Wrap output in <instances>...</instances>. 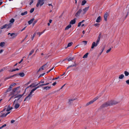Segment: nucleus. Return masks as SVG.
Segmentation results:
<instances>
[{
	"label": "nucleus",
	"instance_id": "nucleus-28",
	"mask_svg": "<svg viewBox=\"0 0 129 129\" xmlns=\"http://www.w3.org/2000/svg\"><path fill=\"white\" fill-rule=\"evenodd\" d=\"M51 88L50 86H46L43 87V88L44 89H46V90H48Z\"/></svg>",
	"mask_w": 129,
	"mask_h": 129
},
{
	"label": "nucleus",
	"instance_id": "nucleus-23",
	"mask_svg": "<svg viewBox=\"0 0 129 129\" xmlns=\"http://www.w3.org/2000/svg\"><path fill=\"white\" fill-rule=\"evenodd\" d=\"M15 21V20L13 18L11 19L10 21V22L11 23L10 24H11L12 25V23H13Z\"/></svg>",
	"mask_w": 129,
	"mask_h": 129
},
{
	"label": "nucleus",
	"instance_id": "nucleus-55",
	"mask_svg": "<svg viewBox=\"0 0 129 129\" xmlns=\"http://www.w3.org/2000/svg\"><path fill=\"white\" fill-rule=\"evenodd\" d=\"M10 78H11L10 76L6 78L5 79V80H6L8 79H10Z\"/></svg>",
	"mask_w": 129,
	"mask_h": 129
},
{
	"label": "nucleus",
	"instance_id": "nucleus-9",
	"mask_svg": "<svg viewBox=\"0 0 129 129\" xmlns=\"http://www.w3.org/2000/svg\"><path fill=\"white\" fill-rule=\"evenodd\" d=\"M76 99H71L69 100L68 102V104L70 105H71V104L73 103V102Z\"/></svg>",
	"mask_w": 129,
	"mask_h": 129
},
{
	"label": "nucleus",
	"instance_id": "nucleus-14",
	"mask_svg": "<svg viewBox=\"0 0 129 129\" xmlns=\"http://www.w3.org/2000/svg\"><path fill=\"white\" fill-rule=\"evenodd\" d=\"M76 18H75L73 20H71L70 22V24H75L76 22Z\"/></svg>",
	"mask_w": 129,
	"mask_h": 129
},
{
	"label": "nucleus",
	"instance_id": "nucleus-21",
	"mask_svg": "<svg viewBox=\"0 0 129 129\" xmlns=\"http://www.w3.org/2000/svg\"><path fill=\"white\" fill-rule=\"evenodd\" d=\"M5 45V42H1L0 43V46L1 47H4Z\"/></svg>",
	"mask_w": 129,
	"mask_h": 129
},
{
	"label": "nucleus",
	"instance_id": "nucleus-12",
	"mask_svg": "<svg viewBox=\"0 0 129 129\" xmlns=\"http://www.w3.org/2000/svg\"><path fill=\"white\" fill-rule=\"evenodd\" d=\"M25 92H24V93L22 94H18V95H17L16 96H15V97H14V98H19V99L24 94Z\"/></svg>",
	"mask_w": 129,
	"mask_h": 129
},
{
	"label": "nucleus",
	"instance_id": "nucleus-48",
	"mask_svg": "<svg viewBox=\"0 0 129 129\" xmlns=\"http://www.w3.org/2000/svg\"><path fill=\"white\" fill-rule=\"evenodd\" d=\"M111 48H110L108 50L106 51L107 53H108L111 50Z\"/></svg>",
	"mask_w": 129,
	"mask_h": 129
},
{
	"label": "nucleus",
	"instance_id": "nucleus-22",
	"mask_svg": "<svg viewBox=\"0 0 129 129\" xmlns=\"http://www.w3.org/2000/svg\"><path fill=\"white\" fill-rule=\"evenodd\" d=\"M100 97L99 96H97L94 98L93 100H91L93 102V103L95 101H96V100L98 99Z\"/></svg>",
	"mask_w": 129,
	"mask_h": 129
},
{
	"label": "nucleus",
	"instance_id": "nucleus-53",
	"mask_svg": "<svg viewBox=\"0 0 129 129\" xmlns=\"http://www.w3.org/2000/svg\"><path fill=\"white\" fill-rule=\"evenodd\" d=\"M81 23H82L81 22H80L78 24V27H79L81 25Z\"/></svg>",
	"mask_w": 129,
	"mask_h": 129
},
{
	"label": "nucleus",
	"instance_id": "nucleus-56",
	"mask_svg": "<svg viewBox=\"0 0 129 129\" xmlns=\"http://www.w3.org/2000/svg\"><path fill=\"white\" fill-rule=\"evenodd\" d=\"M15 121V120H11V123H13Z\"/></svg>",
	"mask_w": 129,
	"mask_h": 129
},
{
	"label": "nucleus",
	"instance_id": "nucleus-3",
	"mask_svg": "<svg viewBox=\"0 0 129 129\" xmlns=\"http://www.w3.org/2000/svg\"><path fill=\"white\" fill-rule=\"evenodd\" d=\"M12 25L11 24H6L2 26L1 27V29H3L4 28H9L11 27Z\"/></svg>",
	"mask_w": 129,
	"mask_h": 129
},
{
	"label": "nucleus",
	"instance_id": "nucleus-8",
	"mask_svg": "<svg viewBox=\"0 0 129 129\" xmlns=\"http://www.w3.org/2000/svg\"><path fill=\"white\" fill-rule=\"evenodd\" d=\"M89 8V7H86L83 9V11L81 13V14L82 15H84L86 13V11L88 10Z\"/></svg>",
	"mask_w": 129,
	"mask_h": 129
},
{
	"label": "nucleus",
	"instance_id": "nucleus-36",
	"mask_svg": "<svg viewBox=\"0 0 129 129\" xmlns=\"http://www.w3.org/2000/svg\"><path fill=\"white\" fill-rule=\"evenodd\" d=\"M49 63H47L46 64L43 65L42 67L44 68L45 67V66H47V67L49 66Z\"/></svg>",
	"mask_w": 129,
	"mask_h": 129
},
{
	"label": "nucleus",
	"instance_id": "nucleus-17",
	"mask_svg": "<svg viewBox=\"0 0 129 129\" xmlns=\"http://www.w3.org/2000/svg\"><path fill=\"white\" fill-rule=\"evenodd\" d=\"M93 103V102L92 101H90L88 103H87L86 104V105H85V106H88L89 105H90V104H92Z\"/></svg>",
	"mask_w": 129,
	"mask_h": 129
},
{
	"label": "nucleus",
	"instance_id": "nucleus-24",
	"mask_svg": "<svg viewBox=\"0 0 129 129\" xmlns=\"http://www.w3.org/2000/svg\"><path fill=\"white\" fill-rule=\"evenodd\" d=\"M86 3V2L85 0H83L82 1L81 3V5L82 6L84 5Z\"/></svg>",
	"mask_w": 129,
	"mask_h": 129
},
{
	"label": "nucleus",
	"instance_id": "nucleus-50",
	"mask_svg": "<svg viewBox=\"0 0 129 129\" xmlns=\"http://www.w3.org/2000/svg\"><path fill=\"white\" fill-rule=\"evenodd\" d=\"M126 82L128 85H129V79L127 80L126 81Z\"/></svg>",
	"mask_w": 129,
	"mask_h": 129
},
{
	"label": "nucleus",
	"instance_id": "nucleus-40",
	"mask_svg": "<svg viewBox=\"0 0 129 129\" xmlns=\"http://www.w3.org/2000/svg\"><path fill=\"white\" fill-rule=\"evenodd\" d=\"M99 25L100 24L98 23H95L94 25L95 26H96L98 27L99 26Z\"/></svg>",
	"mask_w": 129,
	"mask_h": 129
},
{
	"label": "nucleus",
	"instance_id": "nucleus-18",
	"mask_svg": "<svg viewBox=\"0 0 129 129\" xmlns=\"http://www.w3.org/2000/svg\"><path fill=\"white\" fill-rule=\"evenodd\" d=\"M18 74V75H19L20 76H21V77H23L24 76V74L23 72L20 73H19V74Z\"/></svg>",
	"mask_w": 129,
	"mask_h": 129
},
{
	"label": "nucleus",
	"instance_id": "nucleus-5",
	"mask_svg": "<svg viewBox=\"0 0 129 129\" xmlns=\"http://www.w3.org/2000/svg\"><path fill=\"white\" fill-rule=\"evenodd\" d=\"M12 109L13 107H10V106H9L7 109L6 108H4L3 109V110L2 111H1L0 113L3 111H6L7 112H8L10 111Z\"/></svg>",
	"mask_w": 129,
	"mask_h": 129
},
{
	"label": "nucleus",
	"instance_id": "nucleus-64",
	"mask_svg": "<svg viewBox=\"0 0 129 129\" xmlns=\"http://www.w3.org/2000/svg\"><path fill=\"white\" fill-rule=\"evenodd\" d=\"M16 84L15 83H13L12 84H11V86H14Z\"/></svg>",
	"mask_w": 129,
	"mask_h": 129
},
{
	"label": "nucleus",
	"instance_id": "nucleus-6",
	"mask_svg": "<svg viewBox=\"0 0 129 129\" xmlns=\"http://www.w3.org/2000/svg\"><path fill=\"white\" fill-rule=\"evenodd\" d=\"M82 12V10L81 9H79L75 14V16L76 17H79L80 16V14Z\"/></svg>",
	"mask_w": 129,
	"mask_h": 129
},
{
	"label": "nucleus",
	"instance_id": "nucleus-47",
	"mask_svg": "<svg viewBox=\"0 0 129 129\" xmlns=\"http://www.w3.org/2000/svg\"><path fill=\"white\" fill-rule=\"evenodd\" d=\"M45 74V73H43V74H40V75L39 76L38 78H40V77H41V76H43Z\"/></svg>",
	"mask_w": 129,
	"mask_h": 129
},
{
	"label": "nucleus",
	"instance_id": "nucleus-33",
	"mask_svg": "<svg viewBox=\"0 0 129 129\" xmlns=\"http://www.w3.org/2000/svg\"><path fill=\"white\" fill-rule=\"evenodd\" d=\"M43 70L44 68L42 67H41V68H40L38 71H37V73H38L40 71Z\"/></svg>",
	"mask_w": 129,
	"mask_h": 129
},
{
	"label": "nucleus",
	"instance_id": "nucleus-45",
	"mask_svg": "<svg viewBox=\"0 0 129 129\" xmlns=\"http://www.w3.org/2000/svg\"><path fill=\"white\" fill-rule=\"evenodd\" d=\"M11 90L10 89L8 88V89H7L5 93H7V92H9L10 91V90Z\"/></svg>",
	"mask_w": 129,
	"mask_h": 129
},
{
	"label": "nucleus",
	"instance_id": "nucleus-34",
	"mask_svg": "<svg viewBox=\"0 0 129 129\" xmlns=\"http://www.w3.org/2000/svg\"><path fill=\"white\" fill-rule=\"evenodd\" d=\"M88 53H86L83 57V58H86L87 57Z\"/></svg>",
	"mask_w": 129,
	"mask_h": 129
},
{
	"label": "nucleus",
	"instance_id": "nucleus-15",
	"mask_svg": "<svg viewBox=\"0 0 129 129\" xmlns=\"http://www.w3.org/2000/svg\"><path fill=\"white\" fill-rule=\"evenodd\" d=\"M101 21V17L100 16H99L97 19L96 20V22H97L99 23Z\"/></svg>",
	"mask_w": 129,
	"mask_h": 129
},
{
	"label": "nucleus",
	"instance_id": "nucleus-1",
	"mask_svg": "<svg viewBox=\"0 0 129 129\" xmlns=\"http://www.w3.org/2000/svg\"><path fill=\"white\" fill-rule=\"evenodd\" d=\"M118 103L115 101L111 100L103 104L100 107V109L107 107L109 106H111L113 105L117 104Z\"/></svg>",
	"mask_w": 129,
	"mask_h": 129
},
{
	"label": "nucleus",
	"instance_id": "nucleus-41",
	"mask_svg": "<svg viewBox=\"0 0 129 129\" xmlns=\"http://www.w3.org/2000/svg\"><path fill=\"white\" fill-rule=\"evenodd\" d=\"M27 37H28V35H26V36H25V38L23 40H22L21 41V43H22L25 40V39Z\"/></svg>",
	"mask_w": 129,
	"mask_h": 129
},
{
	"label": "nucleus",
	"instance_id": "nucleus-46",
	"mask_svg": "<svg viewBox=\"0 0 129 129\" xmlns=\"http://www.w3.org/2000/svg\"><path fill=\"white\" fill-rule=\"evenodd\" d=\"M82 42L83 43L84 45H85L87 43V42L86 41H82Z\"/></svg>",
	"mask_w": 129,
	"mask_h": 129
},
{
	"label": "nucleus",
	"instance_id": "nucleus-32",
	"mask_svg": "<svg viewBox=\"0 0 129 129\" xmlns=\"http://www.w3.org/2000/svg\"><path fill=\"white\" fill-rule=\"evenodd\" d=\"M36 32H35L34 33V34L33 35V36L31 37V40H33L34 37L35 36H36Z\"/></svg>",
	"mask_w": 129,
	"mask_h": 129
},
{
	"label": "nucleus",
	"instance_id": "nucleus-63",
	"mask_svg": "<svg viewBox=\"0 0 129 129\" xmlns=\"http://www.w3.org/2000/svg\"><path fill=\"white\" fill-rule=\"evenodd\" d=\"M6 126V124H5L3 125L2 126L3 127V128L4 127Z\"/></svg>",
	"mask_w": 129,
	"mask_h": 129
},
{
	"label": "nucleus",
	"instance_id": "nucleus-57",
	"mask_svg": "<svg viewBox=\"0 0 129 129\" xmlns=\"http://www.w3.org/2000/svg\"><path fill=\"white\" fill-rule=\"evenodd\" d=\"M59 77H56L55 78H53L52 79V80H54L57 79L59 78Z\"/></svg>",
	"mask_w": 129,
	"mask_h": 129
},
{
	"label": "nucleus",
	"instance_id": "nucleus-35",
	"mask_svg": "<svg viewBox=\"0 0 129 129\" xmlns=\"http://www.w3.org/2000/svg\"><path fill=\"white\" fill-rule=\"evenodd\" d=\"M34 52V50L33 49V50H32L31 51H30V52L29 53L28 55V56H29L31 55L32 54V53Z\"/></svg>",
	"mask_w": 129,
	"mask_h": 129
},
{
	"label": "nucleus",
	"instance_id": "nucleus-39",
	"mask_svg": "<svg viewBox=\"0 0 129 129\" xmlns=\"http://www.w3.org/2000/svg\"><path fill=\"white\" fill-rule=\"evenodd\" d=\"M43 33V32H38V33H37V34H38L39 35V37H40V36Z\"/></svg>",
	"mask_w": 129,
	"mask_h": 129
},
{
	"label": "nucleus",
	"instance_id": "nucleus-4",
	"mask_svg": "<svg viewBox=\"0 0 129 129\" xmlns=\"http://www.w3.org/2000/svg\"><path fill=\"white\" fill-rule=\"evenodd\" d=\"M44 0H39L36 4V7H38L40 5V6H42L44 3Z\"/></svg>",
	"mask_w": 129,
	"mask_h": 129
},
{
	"label": "nucleus",
	"instance_id": "nucleus-42",
	"mask_svg": "<svg viewBox=\"0 0 129 129\" xmlns=\"http://www.w3.org/2000/svg\"><path fill=\"white\" fill-rule=\"evenodd\" d=\"M5 69H6L5 68H3L2 69H1L0 70V73H1V72H2L3 71H4Z\"/></svg>",
	"mask_w": 129,
	"mask_h": 129
},
{
	"label": "nucleus",
	"instance_id": "nucleus-2",
	"mask_svg": "<svg viewBox=\"0 0 129 129\" xmlns=\"http://www.w3.org/2000/svg\"><path fill=\"white\" fill-rule=\"evenodd\" d=\"M19 87H18L13 89L12 90V91L10 92L9 96L12 95H15V96H16L20 92V91H17L19 88Z\"/></svg>",
	"mask_w": 129,
	"mask_h": 129
},
{
	"label": "nucleus",
	"instance_id": "nucleus-59",
	"mask_svg": "<svg viewBox=\"0 0 129 129\" xmlns=\"http://www.w3.org/2000/svg\"><path fill=\"white\" fill-rule=\"evenodd\" d=\"M23 60V59H22L20 61L18 62V63L19 64Z\"/></svg>",
	"mask_w": 129,
	"mask_h": 129
},
{
	"label": "nucleus",
	"instance_id": "nucleus-54",
	"mask_svg": "<svg viewBox=\"0 0 129 129\" xmlns=\"http://www.w3.org/2000/svg\"><path fill=\"white\" fill-rule=\"evenodd\" d=\"M54 67H53V68H52L51 69H50L48 71H47V73H48L50 71H51L54 68Z\"/></svg>",
	"mask_w": 129,
	"mask_h": 129
},
{
	"label": "nucleus",
	"instance_id": "nucleus-10",
	"mask_svg": "<svg viewBox=\"0 0 129 129\" xmlns=\"http://www.w3.org/2000/svg\"><path fill=\"white\" fill-rule=\"evenodd\" d=\"M98 44L95 43V42H93L92 44V46L91 47V49H93L94 47H96L98 45Z\"/></svg>",
	"mask_w": 129,
	"mask_h": 129
},
{
	"label": "nucleus",
	"instance_id": "nucleus-16",
	"mask_svg": "<svg viewBox=\"0 0 129 129\" xmlns=\"http://www.w3.org/2000/svg\"><path fill=\"white\" fill-rule=\"evenodd\" d=\"M35 19L34 18H33L31 19H30V20L28 21V23L29 24H31L33 22V21Z\"/></svg>",
	"mask_w": 129,
	"mask_h": 129
},
{
	"label": "nucleus",
	"instance_id": "nucleus-19",
	"mask_svg": "<svg viewBox=\"0 0 129 129\" xmlns=\"http://www.w3.org/2000/svg\"><path fill=\"white\" fill-rule=\"evenodd\" d=\"M73 44V43L72 42L69 43L68 44L67 47H65V48L66 49L68 47H70Z\"/></svg>",
	"mask_w": 129,
	"mask_h": 129
},
{
	"label": "nucleus",
	"instance_id": "nucleus-49",
	"mask_svg": "<svg viewBox=\"0 0 129 129\" xmlns=\"http://www.w3.org/2000/svg\"><path fill=\"white\" fill-rule=\"evenodd\" d=\"M40 83H38V84H37L35 85H34H34H33L32 86V87H36V86H37Z\"/></svg>",
	"mask_w": 129,
	"mask_h": 129
},
{
	"label": "nucleus",
	"instance_id": "nucleus-61",
	"mask_svg": "<svg viewBox=\"0 0 129 129\" xmlns=\"http://www.w3.org/2000/svg\"><path fill=\"white\" fill-rule=\"evenodd\" d=\"M33 0H32L31 1V2L30 3H29V5H31L33 3Z\"/></svg>",
	"mask_w": 129,
	"mask_h": 129
},
{
	"label": "nucleus",
	"instance_id": "nucleus-37",
	"mask_svg": "<svg viewBox=\"0 0 129 129\" xmlns=\"http://www.w3.org/2000/svg\"><path fill=\"white\" fill-rule=\"evenodd\" d=\"M9 113H6V114H5V113H4L1 116L2 117H6L7 115L9 114Z\"/></svg>",
	"mask_w": 129,
	"mask_h": 129
},
{
	"label": "nucleus",
	"instance_id": "nucleus-58",
	"mask_svg": "<svg viewBox=\"0 0 129 129\" xmlns=\"http://www.w3.org/2000/svg\"><path fill=\"white\" fill-rule=\"evenodd\" d=\"M37 20H35V21L34 23H33V25H34L37 22Z\"/></svg>",
	"mask_w": 129,
	"mask_h": 129
},
{
	"label": "nucleus",
	"instance_id": "nucleus-26",
	"mask_svg": "<svg viewBox=\"0 0 129 129\" xmlns=\"http://www.w3.org/2000/svg\"><path fill=\"white\" fill-rule=\"evenodd\" d=\"M17 36V35L14 33H12L11 34V36L13 38Z\"/></svg>",
	"mask_w": 129,
	"mask_h": 129
},
{
	"label": "nucleus",
	"instance_id": "nucleus-13",
	"mask_svg": "<svg viewBox=\"0 0 129 129\" xmlns=\"http://www.w3.org/2000/svg\"><path fill=\"white\" fill-rule=\"evenodd\" d=\"M108 15V13L107 12H106L105 13V14L104 16V19L106 21H107V20Z\"/></svg>",
	"mask_w": 129,
	"mask_h": 129
},
{
	"label": "nucleus",
	"instance_id": "nucleus-29",
	"mask_svg": "<svg viewBox=\"0 0 129 129\" xmlns=\"http://www.w3.org/2000/svg\"><path fill=\"white\" fill-rule=\"evenodd\" d=\"M19 106V104L18 103L16 104L15 106V109L18 108Z\"/></svg>",
	"mask_w": 129,
	"mask_h": 129
},
{
	"label": "nucleus",
	"instance_id": "nucleus-31",
	"mask_svg": "<svg viewBox=\"0 0 129 129\" xmlns=\"http://www.w3.org/2000/svg\"><path fill=\"white\" fill-rule=\"evenodd\" d=\"M27 11H26L25 12H24L22 13L21 14V15L22 16H23L25 15H26L27 14Z\"/></svg>",
	"mask_w": 129,
	"mask_h": 129
},
{
	"label": "nucleus",
	"instance_id": "nucleus-25",
	"mask_svg": "<svg viewBox=\"0 0 129 129\" xmlns=\"http://www.w3.org/2000/svg\"><path fill=\"white\" fill-rule=\"evenodd\" d=\"M124 77V75L123 74L120 75L119 77V79H122Z\"/></svg>",
	"mask_w": 129,
	"mask_h": 129
},
{
	"label": "nucleus",
	"instance_id": "nucleus-30",
	"mask_svg": "<svg viewBox=\"0 0 129 129\" xmlns=\"http://www.w3.org/2000/svg\"><path fill=\"white\" fill-rule=\"evenodd\" d=\"M124 74L126 76H127L129 75V73L126 71L124 72Z\"/></svg>",
	"mask_w": 129,
	"mask_h": 129
},
{
	"label": "nucleus",
	"instance_id": "nucleus-51",
	"mask_svg": "<svg viewBox=\"0 0 129 129\" xmlns=\"http://www.w3.org/2000/svg\"><path fill=\"white\" fill-rule=\"evenodd\" d=\"M12 95L11 96V97L10 98V99L9 100V101H10L11 99H12V98H13V97H14V96H15V95Z\"/></svg>",
	"mask_w": 129,
	"mask_h": 129
},
{
	"label": "nucleus",
	"instance_id": "nucleus-52",
	"mask_svg": "<svg viewBox=\"0 0 129 129\" xmlns=\"http://www.w3.org/2000/svg\"><path fill=\"white\" fill-rule=\"evenodd\" d=\"M100 41V40H99L97 39V40H96V43L98 45V44L99 43V42Z\"/></svg>",
	"mask_w": 129,
	"mask_h": 129
},
{
	"label": "nucleus",
	"instance_id": "nucleus-43",
	"mask_svg": "<svg viewBox=\"0 0 129 129\" xmlns=\"http://www.w3.org/2000/svg\"><path fill=\"white\" fill-rule=\"evenodd\" d=\"M34 8H32L30 10V13H33V11H34Z\"/></svg>",
	"mask_w": 129,
	"mask_h": 129
},
{
	"label": "nucleus",
	"instance_id": "nucleus-7",
	"mask_svg": "<svg viewBox=\"0 0 129 129\" xmlns=\"http://www.w3.org/2000/svg\"><path fill=\"white\" fill-rule=\"evenodd\" d=\"M32 96L33 95H31L29 94L28 96L25 98L24 100V101H29L31 98Z\"/></svg>",
	"mask_w": 129,
	"mask_h": 129
},
{
	"label": "nucleus",
	"instance_id": "nucleus-38",
	"mask_svg": "<svg viewBox=\"0 0 129 129\" xmlns=\"http://www.w3.org/2000/svg\"><path fill=\"white\" fill-rule=\"evenodd\" d=\"M18 74H14V75H13L12 76H10V78H12V77H15V76H18Z\"/></svg>",
	"mask_w": 129,
	"mask_h": 129
},
{
	"label": "nucleus",
	"instance_id": "nucleus-60",
	"mask_svg": "<svg viewBox=\"0 0 129 129\" xmlns=\"http://www.w3.org/2000/svg\"><path fill=\"white\" fill-rule=\"evenodd\" d=\"M48 5L49 6H52V9L53 8V6H52V5L51 4H48Z\"/></svg>",
	"mask_w": 129,
	"mask_h": 129
},
{
	"label": "nucleus",
	"instance_id": "nucleus-20",
	"mask_svg": "<svg viewBox=\"0 0 129 129\" xmlns=\"http://www.w3.org/2000/svg\"><path fill=\"white\" fill-rule=\"evenodd\" d=\"M71 24H69L65 28V30H67L69 29L70 28H71Z\"/></svg>",
	"mask_w": 129,
	"mask_h": 129
},
{
	"label": "nucleus",
	"instance_id": "nucleus-11",
	"mask_svg": "<svg viewBox=\"0 0 129 129\" xmlns=\"http://www.w3.org/2000/svg\"><path fill=\"white\" fill-rule=\"evenodd\" d=\"M39 87V86H38V87L33 89L31 90V91L30 92L29 94L31 95H32V93L35 90H36L37 89H38Z\"/></svg>",
	"mask_w": 129,
	"mask_h": 129
},
{
	"label": "nucleus",
	"instance_id": "nucleus-44",
	"mask_svg": "<svg viewBox=\"0 0 129 129\" xmlns=\"http://www.w3.org/2000/svg\"><path fill=\"white\" fill-rule=\"evenodd\" d=\"M74 64L70 65L71 67H75L76 66V63L75 62H74Z\"/></svg>",
	"mask_w": 129,
	"mask_h": 129
},
{
	"label": "nucleus",
	"instance_id": "nucleus-62",
	"mask_svg": "<svg viewBox=\"0 0 129 129\" xmlns=\"http://www.w3.org/2000/svg\"><path fill=\"white\" fill-rule=\"evenodd\" d=\"M56 84V82H54V83H53V84H52V85L53 86H55Z\"/></svg>",
	"mask_w": 129,
	"mask_h": 129
},
{
	"label": "nucleus",
	"instance_id": "nucleus-27",
	"mask_svg": "<svg viewBox=\"0 0 129 129\" xmlns=\"http://www.w3.org/2000/svg\"><path fill=\"white\" fill-rule=\"evenodd\" d=\"M74 59V57H70L68 59V61H72Z\"/></svg>",
	"mask_w": 129,
	"mask_h": 129
}]
</instances>
